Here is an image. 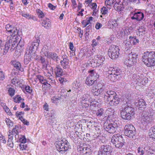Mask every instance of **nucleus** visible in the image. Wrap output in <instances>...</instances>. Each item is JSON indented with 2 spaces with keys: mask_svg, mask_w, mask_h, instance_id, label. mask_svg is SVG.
Segmentation results:
<instances>
[{
  "mask_svg": "<svg viewBox=\"0 0 155 155\" xmlns=\"http://www.w3.org/2000/svg\"><path fill=\"white\" fill-rule=\"evenodd\" d=\"M19 146L21 147V149L22 150L26 149L27 147L26 144L23 143H21L20 144Z\"/></svg>",
  "mask_w": 155,
  "mask_h": 155,
  "instance_id": "58",
  "label": "nucleus"
},
{
  "mask_svg": "<svg viewBox=\"0 0 155 155\" xmlns=\"http://www.w3.org/2000/svg\"><path fill=\"white\" fill-rule=\"evenodd\" d=\"M13 139V137L11 136L10 137L8 138V146L11 147H12L13 146V143L12 141Z\"/></svg>",
  "mask_w": 155,
  "mask_h": 155,
  "instance_id": "43",
  "label": "nucleus"
},
{
  "mask_svg": "<svg viewBox=\"0 0 155 155\" xmlns=\"http://www.w3.org/2000/svg\"><path fill=\"white\" fill-rule=\"evenodd\" d=\"M69 47L70 49L72 51H74V50L73 49L74 45L72 42H70L69 43Z\"/></svg>",
  "mask_w": 155,
  "mask_h": 155,
  "instance_id": "64",
  "label": "nucleus"
},
{
  "mask_svg": "<svg viewBox=\"0 0 155 155\" xmlns=\"http://www.w3.org/2000/svg\"><path fill=\"white\" fill-rule=\"evenodd\" d=\"M111 141L114 146L118 148H121L124 143L122 136L118 134H115L112 137Z\"/></svg>",
  "mask_w": 155,
  "mask_h": 155,
  "instance_id": "3",
  "label": "nucleus"
},
{
  "mask_svg": "<svg viewBox=\"0 0 155 155\" xmlns=\"http://www.w3.org/2000/svg\"><path fill=\"white\" fill-rule=\"evenodd\" d=\"M120 99L117 95H116L109 102L111 106H116L120 103Z\"/></svg>",
  "mask_w": 155,
  "mask_h": 155,
  "instance_id": "18",
  "label": "nucleus"
},
{
  "mask_svg": "<svg viewBox=\"0 0 155 155\" xmlns=\"http://www.w3.org/2000/svg\"><path fill=\"white\" fill-rule=\"evenodd\" d=\"M130 41L131 42L132 41V43L134 45H136L139 43V41L138 38H137L136 37L130 36L129 37Z\"/></svg>",
  "mask_w": 155,
  "mask_h": 155,
  "instance_id": "35",
  "label": "nucleus"
},
{
  "mask_svg": "<svg viewBox=\"0 0 155 155\" xmlns=\"http://www.w3.org/2000/svg\"><path fill=\"white\" fill-rule=\"evenodd\" d=\"M14 101L16 103H19L20 101L21 100V98L20 97H15L14 98Z\"/></svg>",
  "mask_w": 155,
  "mask_h": 155,
  "instance_id": "60",
  "label": "nucleus"
},
{
  "mask_svg": "<svg viewBox=\"0 0 155 155\" xmlns=\"http://www.w3.org/2000/svg\"><path fill=\"white\" fill-rule=\"evenodd\" d=\"M114 6L115 10L118 12L123 10L124 8L121 2H119L118 3H116L114 4Z\"/></svg>",
  "mask_w": 155,
  "mask_h": 155,
  "instance_id": "26",
  "label": "nucleus"
},
{
  "mask_svg": "<svg viewBox=\"0 0 155 155\" xmlns=\"http://www.w3.org/2000/svg\"><path fill=\"white\" fill-rule=\"evenodd\" d=\"M62 58V59L60 63L63 68L65 69L68 67L69 60L66 56H64Z\"/></svg>",
  "mask_w": 155,
  "mask_h": 155,
  "instance_id": "17",
  "label": "nucleus"
},
{
  "mask_svg": "<svg viewBox=\"0 0 155 155\" xmlns=\"http://www.w3.org/2000/svg\"><path fill=\"white\" fill-rule=\"evenodd\" d=\"M94 58L97 61L98 65H101L103 64V62L105 60L104 57L102 55L98 54L94 56Z\"/></svg>",
  "mask_w": 155,
  "mask_h": 155,
  "instance_id": "20",
  "label": "nucleus"
},
{
  "mask_svg": "<svg viewBox=\"0 0 155 155\" xmlns=\"http://www.w3.org/2000/svg\"><path fill=\"white\" fill-rule=\"evenodd\" d=\"M5 78V76L3 72L0 70V80H3Z\"/></svg>",
  "mask_w": 155,
  "mask_h": 155,
  "instance_id": "54",
  "label": "nucleus"
},
{
  "mask_svg": "<svg viewBox=\"0 0 155 155\" xmlns=\"http://www.w3.org/2000/svg\"><path fill=\"white\" fill-rule=\"evenodd\" d=\"M48 47L46 45L44 46L41 50V53L44 54L46 57L48 54Z\"/></svg>",
  "mask_w": 155,
  "mask_h": 155,
  "instance_id": "37",
  "label": "nucleus"
},
{
  "mask_svg": "<svg viewBox=\"0 0 155 155\" xmlns=\"http://www.w3.org/2000/svg\"><path fill=\"white\" fill-rule=\"evenodd\" d=\"M19 80L17 78H14L11 81L12 83L14 84H18L19 82Z\"/></svg>",
  "mask_w": 155,
  "mask_h": 155,
  "instance_id": "57",
  "label": "nucleus"
},
{
  "mask_svg": "<svg viewBox=\"0 0 155 155\" xmlns=\"http://www.w3.org/2000/svg\"><path fill=\"white\" fill-rule=\"evenodd\" d=\"M149 135L153 138L155 139V126H153L149 130Z\"/></svg>",
  "mask_w": 155,
  "mask_h": 155,
  "instance_id": "32",
  "label": "nucleus"
},
{
  "mask_svg": "<svg viewBox=\"0 0 155 155\" xmlns=\"http://www.w3.org/2000/svg\"><path fill=\"white\" fill-rule=\"evenodd\" d=\"M20 15H21L23 17L28 19H32L34 20H35L34 19V17L33 16H31V15H29L28 13H26L21 12H20Z\"/></svg>",
  "mask_w": 155,
  "mask_h": 155,
  "instance_id": "36",
  "label": "nucleus"
},
{
  "mask_svg": "<svg viewBox=\"0 0 155 155\" xmlns=\"http://www.w3.org/2000/svg\"><path fill=\"white\" fill-rule=\"evenodd\" d=\"M56 147L60 153L63 154L69 148V143L66 140L64 142L62 140L57 141L56 142Z\"/></svg>",
  "mask_w": 155,
  "mask_h": 155,
  "instance_id": "6",
  "label": "nucleus"
},
{
  "mask_svg": "<svg viewBox=\"0 0 155 155\" xmlns=\"http://www.w3.org/2000/svg\"><path fill=\"white\" fill-rule=\"evenodd\" d=\"M12 29V31L9 34L10 36L8 37H12V38L17 37L18 35V30L15 26Z\"/></svg>",
  "mask_w": 155,
  "mask_h": 155,
  "instance_id": "28",
  "label": "nucleus"
},
{
  "mask_svg": "<svg viewBox=\"0 0 155 155\" xmlns=\"http://www.w3.org/2000/svg\"><path fill=\"white\" fill-rule=\"evenodd\" d=\"M90 72L91 74L87 77L85 81V83L88 86L93 85L99 77L97 72L94 70H91Z\"/></svg>",
  "mask_w": 155,
  "mask_h": 155,
  "instance_id": "5",
  "label": "nucleus"
},
{
  "mask_svg": "<svg viewBox=\"0 0 155 155\" xmlns=\"http://www.w3.org/2000/svg\"><path fill=\"white\" fill-rule=\"evenodd\" d=\"M14 27L13 25H11L9 24H7L5 25V28L8 34L10 32H11V31H12V29H13V28H14Z\"/></svg>",
  "mask_w": 155,
  "mask_h": 155,
  "instance_id": "38",
  "label": "nucleus"
},
{
  "mask_svg": "<svg viewBox=\"0 0 155 155\" xmlns=\"http://www.w3.org/2000/svg\"><path fill=\"white\" fill-rule=\"evenodd\" d=\"M48 6L49 8L52 10H54L56 8V6H54L50 3L48 4Z\"/></svg>",
  "mask_w": 155,
  "mask_h": 155,
  "instance_id": "62",
  "label": "nucleus"
},
{
  "mask_svg": "<svg viewBox=\"0 0 155 155\" xmlns=\"http://www.w3.org/2000/svg\"><path fill=\"white\" fill-rule=\"evenodd\" d=\"M124 134L129 137L133 138L135 133V129L131 124L125 125L124 127Z\"/></svg>",
  "mask_w": 155,
  "mask_h": 155,
  "instance_id": "11",
  "label": "nucleus"
},
{
  "mask_svg": "<svg viewBox=\"0 0 155 155\" xmlns=\"http://www.w3.org/2000/svg\"><path fill=\"white\" fill-rule=\"evenodd\" d=\"M37 78H36V80L35 81H38V80L40 82L42 81V80H45V79H44L43 77L41 75H37L36 76Z\"/></svg>",
  "mask_w": 155,
  "mask_h": 155,
  "instance_id": "53",
  "label": "nucleus"
},
{
  "mask_svg": "<svg viewBox=\"0 0 155 155\" xmlns=\"http://www.w3.org/2000/svg\"><path fill=\"white\" fill-rule=\"evenodd\" d=\"M143 18V14L141 12H138L135 13L133 16L131 17V18L132 19H136L140 21L142 20Z\"/></svg>",
  "mask_w": 155,
  "mask_h": 155,
  "instance_id": "16",
  "label": "nucleus"
},
{
  "mask_svg": "<svg viewBox=\"0 0 155 155\" xmlns=\"http://www.w3.org/2000/svg\"><path fill=\"white\" fill-rule=\"evenodd\" d=\"M57 54L54 52H49L48 54L47 55L46 57L48 58H51L53 60H55L56 58L57 57Z\"/></svg>",
  "mask_w": 155,
  "mask_h": 155,
  "instance_id": "33",
  "label": "nucleus"
},
{
  "mask_svg": "<svg viewBox=\"0 0 155 155\" xmlns=\"http://www.w3.org/2000/svg\"><path fill=\"white\" fill-rule=\"evenodd\" d=\"M102 24L99 23L97 22L95 25V27L97 29H99L102 27Z\"/></svg>",
  "mask_w": 155,
  "mask_h": 155,
  "instance_id": "61",
  "label": "nucleus"
},
{
  "mask_svg": "<svg viewBox=\"0 0 155 155\" xmlns=\"http://www.w3.org/2000/svg\"><path fill=\"white\" fill-rule=\"evenodd\" d=\"M58 81H60L61 83L63 84L64 82H65L66 79L62 78H58Z\"/></svg>",
  "mask_w": 155,
  "mask_h": 155,
  "instance_id": "63",
  "label": "nucleus"
},
{
  "mask_svg": "<svg viewBox=\"0 0 155 155\" xmlns=\"http://www.w3.org/2000/svg\"><path fill=\"white\" fill-rule=\"evenodd\" d=\"M61 98L60 97H53L51 98V100L52 102L57 104L59 102Z\"/></svg>",
  "mask_w": 155,
  "mask_h": 155,
  "instance_id": "41",
  "label": "nucleus"
},
{
  "mask_svg": "<svg viewBox=\"0 0 155 155\" xmlns=\"http://www.w3.org/2000/svg\"><path fill=\"white\" fill-rule=\"evenodd\" d=\"M96 62L97 61L95 59V60H93L91 61V65L94 67L99 66L100 65H98V64H97V63H96Z\"/></svg>",
  "mask_w": 155,
  "mask_h": 155,
  "instance_id": "52",
  "label": "nucleus"
},
{
  "mask_svg": "<svg viewBox=\"0 0 155 155\" xmlns=\"http://www.w3.org/2000/svg\"><path fill=\"white\" fill-rule=\"evenodd\" d=\"M108 74V79L112 82L116 81L122 77L121 71L117 68H113Z\"/></svg>",
  "mask_w": 155,
  "mask_h": 155,
  "instance_id": "4",
  "label": "nucleus"
},
{
  "mask_svg": "<svg viewBox=\"0 0 155 155\" xmlns=\"http://www.w3.org/2000/svg\"><path fill=\"white\" fill-rule=\"evenodd\" d=\"M5 122L9 127H12L13 126V122L9 119L6 118L5 119Z\"/></svg>",
  "mask_w": 155,
  "mask_h": 155,
  "instance_id": "44",
  "label": "nucleus"
},
{
  "mask_svg": "<svg viewBox=\"0 0 155 155\" xmlns=\"http://www.w3.org/2000/svg\"><path fill=\"white\" fill-rule=\"evenodd\" d=\"M17 37L12 38V37H8L7 41L4 46V48L3 49H1V55L6 54L8 52L11 45L12 47H15L18 46V43L16 41Z\"/></svg>",
  "mask_w": 155,
  "mask_h": 155,
  "instance_id": "2",
  "label": "nucleus"
},
{
  "mask_svg": "<svg viewBox=\"0 0 155 155\" xmlns=\"http://www.w3.org/2000/svg\"><path fill=\"white\" fill-rule=\"evenodd\" d=\"M104 86L101 83H98L95 88L93 90L95 93L94 92L95 95H98L102 93L104 89Z\"/></svg>",
  "mask_w": 155,
  "mask_h": 155,
  "instance_id": "15",
  "label": "nucleus"
},
{
  "mask_svg": "<svg viewBox=\"0 0 155 155\" xmlns=\"http://www.w3.org/2000/svg\"><path fill=\"white\" fill-rule=\"evenodd\" d=\"M83 155H92V152L93 151L92 148L88 146L86 147H84L83 148Z\"/></svg>",
  "mask_w": 155,
  "mask_h": 155,
  "instance_id": "24",
  "label": "nucleus"
},
{
  "mask_svg": "<svg viewBox=\"0 0 155 155\" xmlns=\"http://www.w3.org/2000/svg\"><path fill=\"white\" fill-rule=\"evenodd\" d=\"M25 89L26 91L29 93L31 94L32 92V90L29 86H26L25 87Z\"/></svg>",
  "mask_w": 155,
  "mask_h": 155,
  "instance_id": "55",
  "label": "nucleus"
},
{
  "mask_svg": "<svg viewBox=\"0 0 155 155\" xmlns=\"http://www.w3.org/2000/svg\"><path fill=\"white\" fill-rule=\"evenodd\" d=\"M120 115L122 118L124 120H130L132 116L129 114L128 113L122 110H120Z\"/></svg>",
  "mask_w": 155,
  "mask_h": 155,
  "instance_id": "21",
  "label": "nucleus"
},
{
  "mask_svg": "<svg viewBox=\"0 0 155 155\" xmlns=\"http://www.w3.org/2000/svg\"><path fill=\"white\" fill-rule=\"evenodd\" d=\"M105 112L104 109L101 108L98 110L96 113V114L97 117L104 116L105 117Z\"/></svg>",
  "mask_w": 155,
  "mask_h": 155,
  "instance_id": "34",
  "label": "nucleus"
},
{
  "mask_svg": "<svg viewBox=\"0 0 155 155\" xmlns=\"http://www.w3.org/2000/svg\"><path fill=\"white\" fill-rule=\"evenodd\" d=\"M154 117L153 115H150L148 116L144 112L142 114L141 117V122L144 126L147 125L148 124L153 123L154 120Z\"/></svg>",
  "mask_w": 155,
  "mask_h": 155,
  "instance_id": "10",
  "label": "nucleus"
},
{
  "mask_svg": "<svg viewBox=\"0 0 155 155\" xmlns=\"http://www.w3.org/2000/svg\"><path fill=\"white\" fill-rule=\"evenodd\" d=\"M18 126L15 125V127L12 129V135H16L18 134Z\"/></svg>",
  "mask_w": 155,
  "mask_h": 155,
  "instance_id": "46",
  "label": "nucleus"
},
{
  "mask_svg": "<svg viewBox=\"0 0 155 155\" xmlns=\"http://www.w3.org/2000/svg\"><path fill=\"white\" fill-rule=\"evenodd\" d=\"M108 11L107 8L104 7H103L101 9V12L102 15H105L107 14Z\"/></svg>",
  "mask_w": 155,
  "mask_h": 155,
  "instance_id": "48",
  "label": "nucleus"
},
{
  "mask_svg": "<svg viewBox=\"0 0 155 155\" xmlns=\"http://www.w3.org/2000/svg\"><path fill=\"white\" fill-rule=\"evenodd\" d=\"M122 110L128 113L133 116L135 114L134 109L132 107L130 104H128L127 102L126 104L123 105V106L121 108Z\"/></svg>",
  "mask_w": 155,
  "mask_h": 155,
  "instance_id": "12",
  "label": "nucleus"
},
{
  "mask_svg": "<svg viewBox=\"0 0 155 155\" xmlns=\"http://www.w3.org/2000/svg\"><path fill=\"white\" fill-rule=\"evenodd\" d=\"M106 93L104 98L107 101L109 102L116 95V93L114 91H107Z\"/></svg>",
  "mask_w": 155,
  "mask_h": 155,
  "instance_id": "13",
  "label": "nucleus"
},
{
  "mask_svg": "<svg viewBox=\"0 0 155 155\" xmlns=\"http://www.w3.org/2000/svg\"><path fill=\"white\" fill-rule=\"evenodd\" d=\"M137 155H144L145 153L144 149L143 147H139L137 149Z\"/></svg>",
  "mask_w": 155,
  "mask_h": 155,
  "instance_id": "39",
  "label": "nucleus"
},
{
  "mask_svg": "<svg viewBox=\"0 0 155 155\" xmlns=\"http://www.w3.org/2000/svg\"><path fill=\"white\" fill-rule=\"evenodd\" d=\"M36 12L39 18H41L45 16V15L44 14L41 10L38 9L37 10Z\"/></svg>",
  "mask_w": 155,
  "mask_h": 155,
  "instance_id": "45",
  "label": "nucleus"
},
{
  "mask_svg": "<svg viewBox=\"0 0 155 155\" xmlns=\"http://www.w3.org/2000/svg\"><path fill=\"white\" fill-rule=\"evenodd\" d=\"M145 32V30L142 28H140L137 30V34L138 36H139L140 38H142L143 35L144 34Z\"/></svg>",
  "mask_w": 155,
  "mask_h": 155,
  "instance_id": "40",
  "label": "nucleus"
},
{
  "mask_svg": "<svg viewBox=\"0 0 155 155\" xmlns=\"http://www.w3.org/2000/svg\"><path fill=\"white\" fill-rule=\"evenodd\" d=\"M117 125L109 124L104 127L105 130L109 133L113 134L115 133L117 129Z\"/></svg>",
  "mask_w": 155,
  "mask_h": 155,
  "instance_id": "14",
  "label": "nucleus"
},
{
  "mask_svg": "<svg viewBox=\"0 0 155 155\" xmlns=\"http://www.w3.org/2000/svg\"><path fill=\"white\" fill-rule=\"evenodd\" d=\"M138 55L136 53L131 52L129 54L128 58L124 62V64L127 66H131L136 64L138 60Z\"/></svg>",
  "mask_w": 155,
  "mask_h": 155,
  "instance_id": "7",
  "label": "nucleus"
},
{
  "mask_svg": "<svg viewBox=\"0 0 155 155\" xmlns=\"http://www.w3.org/2000/svg\"><path fill=\"white\" fill-rule=\"evenodd\" d=\"M92 102H94H94L96 101H89L88 102H87L85 101H81V106L83 109L87 108L88 107L89 104L92 103Z\"/></svg>",
  "mask_w": 155,
  "mask_h": 155,
  "instance_id": "31",
  "label": "nucleus"
},
{
  "mask_svg": "<svg viewBox=\"0 0 155 155\" xmlns=\"http://www.w3.org/2000/svg\"><path fill=\"white\" fill-rule=\"evenodd\" d=\"M61 91L60 92L61 93L60 94V96L65 97L66 93L67 92V90L65 89H61Z\"/></svg>",
  "mask_w": 155,
  "mask_h": 155,
  "instance_id": "50",
  "label": "nucleus"
},
{
  "mask_svg": "<svg viewBox=\"0 0 155 155\" xmlns=\"http://www.w3.org/2000/svg\"><path fill=\"white\" fill-rule=\"evenodd\" d=\"M114 113V109L108 108L105 112V117H107L108 119L112 118L113 117Z\"/></svg>",
  "mask_w": 155,
  "mask_h": 155,
  "instance_id": "19",
  "label": "nucleus"
},
{
  "mask_svg": "<svg viewBox=\"0 0 155 155\" xmlns=\"http://www.w3.org/2000/svg\"><path fill=\"white\" fill-rule=\"evenodd\" d=\"M15 90L13 88H10L8 90V92L11 97L14 96L15 94Z\"/></svg>",
  "mask_w": 155,
  "mask_h": 155,
  "instance_id": "47",
  "label": "nucleus"
},
{
  "mask_svg": "<svg viewBox=\"0 0 155 155\" xmlns=\"http://www.w3.org/2000/svg\"><path fill=\"white\" fill-rule=\"evenodd\" d=\"M119 51L118 47L113 45L110 47L108 51V54L112 59H115L118 58L119 54Z\"/></svg>",
  "mask_w": 155,
  "mask_h": 155,
  "instance_id": "9",
  "label": "nucleus"
},
{
  "mask_svg": "<svg viewBox=\"0 0 155 155\" xmlns=\"http://www.w3.org/2000/svg\"><path fill=\"white\" fill-rule=\"evenodd\" d=\"M38 43L36 42H33L30 45H28L26 49V53H28V58H27L26 60H25V61L28 62L31 60V55L33 53H35V52L37 49V46L38 45Z\"/></svg>",
  "mask_w": 155,
  "mask_h": 155,
  "instance_id": "8",
  "label": "nucleus"
},
{
  "mask_svg": "<svg viewBox=\"0 0 155 155\" xmlns=\"http://www.w3.org/2000/svg\"><path fill=\"white\" fill-rule=\"evenodd\" d=\"M142 61L148 67L155 66V52H144L142 57Z\"/></svg>",
  "mask_w": 155,
  "mask_h": 155,
  "instance_id": "1",
  "label": "nucleus"
},
{
  "mask_svg": "<svg viewBox=\"0 0 155 155\" xmlns=\"http://www.w3.org/2000/svg\"><path fill=\"white\" fill-rule=\"evenodd\" d=\"M81 99V101H85L87 102L89 101H93L88 91L82 95Z\"/></svg>",
  "mask_w": 155,
  "mask_h": 155,
  "instance_id": "22",
  "label": "nucleus"
},
{
  "mask_svg": "<svg viewBox=\"0 0 155 155\" xmlns=\"http://www.w3.org/2000/svg\"><path fill=\"white\" fill-rule=\"evenodd\" d=\"M56 76L60 77L63 75V71L59 65H57L55 69Z\"/></svg>",
  "mask_w": 155,
  "mask_h": 155,
  "instance_id": "25",
  "label": "nucleus"
},
{
  "mask_svg": "<svg viewBox=\"0 0 155 155\" xmlns=\"http://www.w3.org/2000/svg\"><path fill=\"white\" fill-rule=\"evenodd\" d=\"M92 8L94 9V12L95 13H96L97 10L96 9V8L97 7V5L96 3H93L92 4Z\"/></svg>",
  "mask_w": 155,
  "mask_h": 155,
  "instance_id": "59",
  "label": "nucleus"
},
{
  "mask_svg": "<svg viewBox=\"0 0 155 155\" xmlns=\"http://www.w3.org/2000/svg\"><path fill=\"white\" fill-rule=\"evenodd\" d=\"M110 147L108 145H104L101 146V149L98 151L104 152L110 154Z\"/></svg>",
  "mask_w": 155,
  "mask_h": 155,
  "instance_id": "27",
  "label": "nucleus"
},
{
  "mask_svg": "<svg viewBox=\"0 0 155 155\" xmlns=\"http://www.w3.org/2000/svg\"><path fill=\"white\" fill-rule=\"evenodd\" d=\"M132 78L134 80L135 82H136V84L137 83L140 82V78L139 75L136 74H134L132 77Z\"/></svg>",
  "mask_w": 155,
  "mask_h": 155,
  "instance_id": "42",
  "label": "nucleus"
},
{
  "mask_svg": "<svg viewBox=\"0 0 155 155\" xmlns=\"http://www.w3.org/2000/svg\"><path fill=\"white\" fill-rule=\"evenodd\" d=\"M123 44L125 46L126 48H128L131 45V41H126L124 42Z\"/></svg>",
  "mask_w": 155,
  "mask_h": 155,
  "instance_id": "51",
  "label": "nucleus"
},
{
  "mask_svg": "<svg viewBox=\"0 0 155 155\" xmlns=\"http://www.w3.org/2000/svg\"><path fill=\"white\" fill-rule=\"evenodd\" d=\"M21 121L23 122V123L25 125H26L27 126L29 125V123L27 120L24 119L23 117H21L20 118Z\"/></svg>",
  "mask_w": 155,
  "mask_h": 155,
  "instance_id": "49",
  "label": "nucleus"
},
{
  "mask_svg": "<svg viewBox=\"0 0 155 155\" xmlns=\"http://www.w3.org/2000/svg\"><path fill=\"white\" fill-rule=\"evenodd\" d=\"M12 64L14 68L17 70L21 71H23V69L21 67V64L19 62L16 61H13L12 62Z\"/></svg>",
  "mask_w": 155,
  "mask_h": 155,
  "instance_id": "29",
  "label": "nucleus"
},
{
  "mask_svg": "<svg viewBox=\"0 0 155 155\" xmlns=\"http://www.w3.org/2000/svg\"><path fill=\"white\" fill-rule=\"evenodd\" d=\"M41 25L45 28L48 29L51 26V22L48 18L44 19L41 23Z\"/></svg>",
  "mask_w": 155,
  "mask_h": 155,
  "instance_id": "23",
  "label": "nucleus"
},
{
  "mask_svg": "<svg viewBox=\"0 0 155 155\" xmlns=\"http://www.w3.org/2000/svg\"><path fill=\"white\" fill-rule=\"evenodd\" d=\"M136 106L139 107V108H143L146 106V103L143 99H140L137 101L135 103Z\"/></svg>",
  "mask_w": 155,
  "mask_h": 155,
  "instance_id": "30",
  "label": "nucleus"
},
{
  "mask_svg": "<svg viewBox=\"0 0 155 155\" xmlns=\"http://www.w3.org/2000/svg\"><path fill=\"white\" fill-rule=\"evenodd\" d=\"M7 114L9 115H12V113L10 111L9 108L7 106L4 109Z\"/></svg>",
  "mask_w": 155,
  "mask_h": 155,
  "instance_id": "56",
  "label": "nucleus"
}]
</instances>
